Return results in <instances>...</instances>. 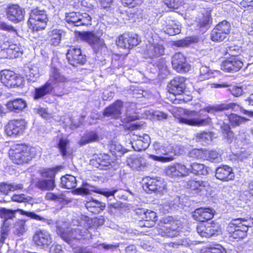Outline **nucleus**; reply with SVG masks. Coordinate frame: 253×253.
Instances as JSON below:
<instances>
[{
  "instance_id": "f257e3e1",
  "label": "nucleus",
  "mask_w": 253,
  "mask_h": 253,
  "mask_svg": "<svg viewBox=\"0 0 253 253\" xmlns=\"http://www.w3.org/2000/svg\"><path fill=\"white\" fill-rule=\"evenodd\" d=\"M235 103L227 104H221L215 106H209L201 109L199 111L183 110V114L185 117L178 118V122L181 124H184L189 126H203L210 125L211 119L204 113L213 114L215 112L228 110L233 109L236 106Z\"/></svg>"
},
{
  "instance_id": "f03ea898",
  "label": "nucleus",
  "mask_w": 253,
  "mask_h": 253,
  "mask_svg": "<svg viewBox=\"0 0 253 253\" xmlns=\"http://www.w3.org/2000/svg\"><path fill=\"white\" fill-rule=\"evenodd\" d=\"M84 221H87V224H90V222H93L97 224V226L102 225L104 223L103 219L94 218L93 220L90 219L86 216L83 217L80 224H84L83 223ZM57 233L60 235L61 238L66 242L72 245H74L76 242H77L78 240H80L82 239H84L88 237V233L87 229H85L82 231L81 225L78 226L77 228L71 229V230L68 229L66 232L62 231L61 229H58L57 230Z\"/></svg>"
},
{
  "instance_id": "7ed1b4c3",
  "label": "nucleus",
  "mask_w": 253,
  "mask_h": 253,
  "mask_svg": "<svg viewBox=\"0 0 253 253\" xmlns=\"http://www.w3.org/2000/svg\"><path fill=\"white\" fill-rule=\"evenodd\" d=\"M37 154L35 148L25 144H16L9 151V155L13 162L16 164L28 163Z\"/></svg>"
},
{
  "instance_id": "20e7f679",
  "label": "nucleus",
  "mask_w": 253,
  "mask_h": 253,
  "mask_svg": "<svg viewBox=\"0 0 253 253\" xmlns=\"http://www.w3.org/2000/svg\"><path fill=\"white\" fill-rule=\"evenodd\" d=\"M48 21L46 11L38 8L31 11L28 20L29 28L33 31H39L45 29Z\"/></svg>"
},
{
  "instance_id": "39448f33",
  "label": "nucleus",
  "mask_w": 253,
  "mask_h": 253,
  "mask_svg": "<svg viewBox=\"0 0 253 253\" xmlns=\"http://www.w3.org/2000/svg\"><path fill=\"white\" fill-rule=\"evenodd\" d=\"M80 39L87 42L93 48L96 53L105 52L107 47L104 41L92 32H83L79 34Z\"/></svg>"
},
{
  "instance_id": "423d86ee",
  "label": "nucleus",
  "mask_w": 253,
  "mask_h": 253,
  "mask_svg": "<svg viewBox=\"0 0 253 253\" xmlns=\"http://www.w3.org/2000/svg\"><path fill=\"white\" fill-rule=\"evenodd\" d=\"M180 222L178 221L164 219L158 225V232L163 237L177 236L180 230Z\"/></svg>"
},
{
  "instance_id": "0eeeda50",
  "label": "nucleus",
  "mask_w": 253,
  "mask_h": 253,
  "mask_svg": "<svg viewBox=\"0 0 253 253\" xmlns=\"http://www.w3.org/2000/svg\"><path fill=\"white\" fill-rule=\"evenodd\" d=\"M0 81L8 88L17 87L23 84V78L10 70H3L0 72Z\"/></svg>"
},
{
  "instance_id": "6e6552de",
  "label": "nucleus",
  "mask_w": 253,
  "mask_h": 253,
  "mask_svg": "<svg viewBox=\"0 0 253 253\" xmlns=\"http://www.w3.org/2000/svg\"><path fill=\"white\" fill-rule=\"evenodd\" d=\"M65 20L70 25L79 26L90 25L91 17L86 13L71 12L66 14Z\"/></svg>"
},
{
  "instance_id": "1a4fd4ad",
  "label": "nucleus",
  "mask_w": 253,
  "mask_h": 253,
  "mask_svg": "<svg viewBox=\"0 0 253 253\" xmlns=\"http://www.w3.org/2000/svg\"><path fill=\"white\" fill-rule=\"evenodd\" d=\"M143 181V188L147 193L151 192L161 193L166 188L165 182L161 177H146Z\"/></svg>"
},
{
  "instance_id": "9d476101",
  "label": "nucleus",
  "mask_w": 253,
  "mask_h": 253,
  "mask_svg": "<svg viewBox=\"0 0 253 253\" xmlns=\"http://www.w3.org/2000/svg\"><path fill=\"white\" fill-rule=\"evenodd\" d=\"M164 171L166 175L172 178L183 177L189 175V169L184 164L180 163L167 166Z\"/></svg>"
},
{
  "instance_id": "9b49d317",
  "label": "nucleus",
  "mask_w": 253,
  "mask_h": 253,
  "mask_svg": "<svg viewBox=\"0 0 253 253\" xmlns=\"http://www.w3.org/2000/svg\"><path fill=\"white\" fill-rule=\"evenodd\" d=\"M16 211L19 212L21 215H26L27 216L37 220L41 221L44 219L43 218L36 214L34 212L26 211L21 209H17L16 211H13L3 208L0 209V217L3 219V224L5 225L7 220L9 219H12L15 217V212Z\"/></svg>"
},
{
  "instance_id": "f8f14e48",
  "label": "nucleus",
  "mask_w": 253,
  "mask_h": 253,
  "mask_svg": "<svg viewBox=\"0 0 253 253\" xmlns=\"http://www.w3.org/2000/svg\"><path fill=\"white\" fill-rule=\"evenodd\" d=\"M26 126V123L23 120H12L5 126V132L9 136H19L23 133Z\"/></svg>"
},
{
  "instance_id": "ddd939ff",
  "label": "nucleus",
  "mask_w": 253,
  "mask_h": 253,
  "mask_svg": "<svg viewBox=\"0 0 253 253\" xmlns=\"http://www.w3.org/2000/svg\"><path fill=\"white\" fill-rule=\"evenodd\" d=\"M131 144L135 151H141L146 150L150 143V138L148 134L144 133L142 135L131 133Z\"/></svg>"
},
{
  "instance_id": "4468645a",
  "label": "nucleus",
  "mask_w": 253,
  "mask_h": 253,
  "mask_svg": "<svg viewBox=\"0 0 253 253\" xmlns=\"http://www.w3.org/2000/svg\"><path fill=\"white\" fill-rule=\"evenodd\" d=\"M243 65V63L239 56H232L222 62L221 69L226 72H236L239 71Z\"/></svg>"
},
{
  "instance_id": "2eb2a0df",
  "label": "nucleus",
  "mask_w": 253,
  "mask_h": 253,
  "mask_svg": "<svg viewBox=\"0 0 253 253\" xmlns=\"http://www.w3.org/2000/svg\"><path fill=\"white\" fill-rule=\"evenodd\" d=\"M139 41L136 35L125 33L120 35L116 40L117 46L124 48H131L139 43Z\"/></svg>"
},
{
  "instance_id": "dca6fc26",
  "label": "nucleus",
  "mask_w": 253,
  "mask_h": 253,
  "mask_svg": "<svg viewBox=\"0 0 253 253\" xmlns=\"http://www.w3.org/2000/svg\"><path fill=\"white\" fill-rule=\"evenodd\" d=\"M219 226L214 222L200 223L197 226V231L203 237L209 238L214 235L219 230Z\"/></svg>"
},
{
  "instance_id": "f3484780",
  "label": "nucleus",
  "mask_w": 253,
  "mask_h": 253,
  "mask_svg": "<svg viewBox=\"0 0 253 253\" xmlns=\"http://www.w3.org/2000/svg\"><path fill=\"white\" fill-rule=\"evenodd\" d=\"M69 63L76 66L78 64H84L85 62V57L82 54L81 49L78 47H71L66 54Z\"/></svg>"
},
{
  "instance_id": "a211bd4d",
  "label": "nucleus",
  "mask_w": 253,
  "mask_h": 253,
  "mask_svg": "<svg viewBox=\"0 0 253 253\" xmlns=\"http://www.w3.org/2000/svg\"><path fill=\"white\" fill-rule=\"evenodd\" d=\"M171 63L173 68L179 73L187 72L190 69V65L186 62L185 57L181 53H176L173 56Z\"/></svg>"
},
{
  "instance_id": "6ab92c4d",
  "label": "nucleus",
  "mask_w": 253,
  "mask_h": 253,
  "mask_svg": "<svg viewBox=\"0 0 253 253\" xmlns=\"http://www.w3.org/2000/svg\"><path fill=\"white\" fill-rule=\"evenodd\" d=\"M185 79L182 77H177L171 81L169 84V91L173 95H180L185 88Z\"/></svg>"
},
{
  "instance_id": "aec40b11",
  "label": "nucleus",
  "mask_w": 253,
  "mask_h": 253,
  "mask_svg": "<svg viewBox=\"0 0 253 253\" xmlns=\"http://www.w3.org/2000/svg\"><path fill=\"white\" fill-rule=\"evenodd\" d=\"M25 11L17 4L8 7L7 10V16L9 20L14 22H19L24 19Z\"/></svg>"
},
{
  "instance_id": "412c9836",
  "label": "nucleus",
  "mask_w": 253,
  "mask_h": 253,
  "mask_svg": "<svg viewBox=\"0 0 253 253\" xmlns=\"http://www.w3.org/2000/svg\"><path fill=\"white\" fill-rule=\"evenodd\" d=\"M33 241L37 246L45 248L48 247L51 243V238L47 231L40 230L35 233Z\"/></svg>"
},
{
  "instance_id": "4be33fe9",
  "label": "nucleus",
  "mask_w": 253,
  "mask_h": 253,
  "mask_svg": "<svg viewBox=\"0 0 253 253\" xmlns=\"http://www.w3.org/2000/svg\"><path fill=\"white\" fill-rule=\"evenodd\" d=\"M215 177L220 180L228 181L234 179L235 174L232 168L227 165H223L216 169Z\"/></svg>"
},
{
  "instance_id": "5701e85b",
  "label": "nucleus",
  "mask_w": 253,
  "mask_h": 253,
  "mask_svg": "<svg viewBox=\"0 0 253 253\" xmlns=\"http://www.w3.org/2000/svg\"><path fill=\"white\" fill-rule=\"evenodd\" d=\"M187 188L193 191L194 194L204 195L210 188V185L208 182L193 180L188 181Z\"/></svg>"
},
{
  "instance_id": "b1692460",
  "label": "nucleus",
  "mask_w": 253,
  "mask_h": 253,
  "mask_svg": "<svg viewBox=\"0 0 253 253\" xmlns=\"http://www.w3.org/2000/svg\"><path fill=\"white\" fill-rule=\"evenodd\" d=\"M213 216V211L209 208L197 209L193 213V217L195 220L203 222L211 219Z\"/></svg>"
},
{
  "instance_id": "393cba45",
  "label": "nucleus",
  "mask_w": 253,
  "mask_h": 253,
  "mask_svg": "<svg viewBox=\"0 0 253 253\" xmlns=\"http://www.w3.org/2000/svg\"><path fill=\"white\" fill-rule=\"evenodd\" d=\"M68 82V80L64 75H62L56 68H52L49 74V79L47 83H49L51 86L54 85L58 86L60 84H65Z\"/></svg>"
},
{
  "instance_id": "a878e982",
  "label": "nucleus",
  "mask_w": 253,
  "mask_h": 253,
  "mask_svg": "<svg viewBox=\"0 0 253 253\" xmlns=\"http://www.w3.org/2000/svg\"><path fill=\"white\" fill-rule=\"evenodd\" d=\"M165 48L162 44L149 43L146 45L145 54L149 58L158 57L164 54Z\"/></svg>"
},
{
  "instance_id": "bb28decb",
  "label": "nucleus",
  "mask_w": 253,
  "mask_h": 253,
  "mask_svg": "<svg viewBox=\"0 0 253 253\" xmlns=\"http://www.w3.org/2000/svg\"><path fill=\"white\" fill-rule=\"evenodd\" d=\"M163 30L169 36H174L180 33V26L179 23L176 21L167 19L163 23Z\"/></svg>"
},
{
  "instance_id": "cd10ccee",
  "label": "nucleus",
  "mask_w": 253,
  "mask_h": 253,
  "mask_svg": "<svg viewBox=\"0 0 253 253\" xmlns=\"http://www.w3.org/2000/svg\"><path fill=\"white\" fill-rule=\"evenodd\" d=\"M123 102L117 100L115 103L106 108L104 111V115L113 118H118L121 114Z\"/></svg>"
},
{
  "instance_id": "c85d7f7f",
  "label": "nucleus",
  "mask_w": 253,
  "mask_h": 253,
  "mask_svg": "<svg viewBox=\"0 0 253 253\" xmlns=\"http://www.w3.org/2000/svg\"><path fill=\"white\" fill-rule=\"evenodd\" d=\"M5 106L9 112L19 113L26 107L27 103L25 100L18 98L8 101Z\"/></svg>"
},
{
  "instance_id": "c756f323",
  "label": "nucleus",
  "mask_w": 253,
  "mask_h": 253,
  "mask_svg": "<svg viewBox=\"0 0 253 253\" xmlns=\"http://www.w3.org/2000/svg\"><path fill=\"white\" fill-rule=\"evenodd\" d=\"M127 165L132 169L141 170L145 167V161L143 158L138 155H131L127 158Z\"/></svg>"
},
{
  "instance_id": "7c9ffc66",
  "label": "nucleus",
  "mask_w": 253,
  "mask_h": 253,
  "mask_svg": "<svg viewBox=\"0 0 253 253\" xmlns=\"http://www.w3.org/2000/svg\"><path fill=\"white\" fill-rule=\"evenodd\" d=\"M111 161L110 156L105 154H100L97 155L92 164L99 169H107L111 166Z\"/></svg>"
},
{
  "instance_id": "2f4dec72",
  "label": "nucleus",
  "mask_w": 253,
  "mask_h": 253,
  "mask_svg": "<svg viewBox=\"0 0 253 253\" xmlns=\"http://www.w3.org/2000/svg\"><path fill=\"white\" fill-rule=\"evenodd\" d=\"M95 188L87 184H84L81 188V191L85 194H89L90 192L93 191L97 193L101 194L105 197L108 198L110 196H113L114 194L117 192V190L113 191H108L104 189L95 190Z\"/></svg>"
},
{
  "instance_id": "473e14b6",
  "label": "nucleus",
  "mask_w": 253,
  "mask_h": 253,
  "mask_svg": "<svg viewBox=\"0 0 253 253\" xmlns=\"http://www.w3.org/2000/svg\"><path fill=\"white\" fill-rule=\"evenodd\" d=\"M25 75L29 82H35L40 77L38 67L35 65H31L25 68Z\"/></svg>"
},
{
  "instance_id": "72a5a7b5",
  "label": "nucleus",
  "mask_w": 253,
  "mask_h": 253,
  "mask_svg": "<svg viewBox=\"0 0 253 253\" xmlns=\"http://www.w3.org/2000/svg\"><path fill=\"white\" fill-rule=\"evenodd\" d=\"M249 223H246L241 227V228L235 229L234 231H232L231 236L237 240H240L245 238L247 236V232L249 227H253V223L249 221Z\"/></svg>"
},
{
  "instance_id": "f704fd0d",
  "label": "nucleus",
  "mask_w": 253,
  "mask_h": 253,
  "mask_svg": "<svg viewBox=\"0 0 253 253\" xmlns=\"http://www.w3.org/2000/svg\"><path fill=\"white\" fill-rule=\"evenodd\" d=\"M85 206L89 211L93 213H97L104 209L105 204L93 200L87 202Z\"/></svg>"
},
{
  "instance_id": "c9c22d12",
  "label": "nucleus",
  "mask_w": 253,
  "mask_h": 253,
  "mask_svg": "<svg viewBox=\"0 0 253 253\" xmlns=\"http://www.w3.org/2000/svg\"><path fill=\"white\" fill-rule=\"evenodd\" d=\"M60 185L62 188L72 189L76 186V177L72 175H66L61 177Z\"/></svg>"
},
{
  "instance_id": "e433bc0d",
  "label": "nucleus",
  "mask_w": 253,
  "mask_h": 253,
  "mask_svg": "<svg viewBox=\"0 0 253 253\" xmlns=\"http://www.w3.org/2000/svg\"><path fill=\"white\" fill-rule=\"evenodd\" d=\"M188 169H189V174L193 173L195 174L207 175L209 173L205 165L197 163H192Z\"/></svg>"
},
{
  "instance_id": "4c0bfd02",
  "label": "nucleus",
  "mask_w": 253,
  "mask_h": 253,
  "mask_svg": "<svg viewBox=\"0 0 253 253\" xmlns=\"http://www.w3.org/2000/svg\"><path fill=\"white\" fill-rule=\"evenodd\" d=\"M54 86H51L49 83H46L43 85L36 88L34 95V98L38 99L42 98L46 94L50 93L52 90Z\"/></svg>"
},
{
  "instance_id": "58836bf2",
  "label": "nucleus",
  "mask_w": 253,
  "mask_h": 253,
  "mask_svg": "<svg viewBox=\"0 0 253 253\" xmlns=\"http://www.w3.org/2000/svg\"><path fill=\"white\" fill-rule=\"evenodd\" d=\"M62 169V166H57L52 168H43L40 170L39 172L43 177L54 179L56 173Z\"/></svg>"
},
{
  "instance_id": "ea45409f",
  "label": "nucleus",
  "mask_w": 253,
  "mask_h": 253,
  "mask_svg": "<svg viewBox=\"0 0 253 253\" xmlns=\"http://www.w3.org/2000/svg\"><path fill=\"white\" fill-rule=\"evenodd\" d=\"M22 188L23 185L21 184L2 183L0 184V194L7 195L10 191H14Z\"/></svg>"
},
{
  "instance_id": "a19ab883",
  "label": "nucleus",
  "mask_w": 253,
  "mask_h": 253,
  "mask_svg": "<svg viewBox=\"0 0 253 253\" xmlns=\"http://www.w3.org/2000/svg\"><path fill=\"white\" fill-rule=\"evenodd\" d=\"M36 186L42 190H51L55 186L54 179H40L36 183Z\"/></svg>"
},
{
  "instance_id": "79ce46f5",
  "label": "nucleus",
  "mask_w": 253,
  "mask_h": 253,
  "mask_svg": "<svg viewBox=\"0 0 253 253\" xmlns=\"http://www.w3.org/2000/svg\"><path fill=\"white\" fill-rule=\"evenodd\" d=\"M253 218H239L237 219H232L229 223L228 226V230L230 232H232L231 228L235 227V229L241 228V227L246 223H248V221H250L251 222H253Z\"/></svg>"
},
{
  "instance_id": "37998d69",
  "label": "nucleus",
  "mask_w": 253,
  "mask_h": 253,
  "mask_svg": "<svg viewBox=\"0 0 253 253\" xmlns=\"http://www.w3.org/2000/svg\"><path fill=\"white\" fill-rule=\"evenodd\" d=\"M228 119L233 127H236L240 125L245 124L250 119L241 117L235 114H231L228 116Z\"/></svg>"
},
{
  "instance_id": "c03bdc74",
  "label": "nucleus",
  "mask_w": 253,
  "mask_h": 253,
  "mask_svg": "<svg viewBox=\"0 0 253 253\" xmlns=\"http://www.w3.org/2000/svg\"><path fill=\"white\" fill-rule=\"evenodd\" d=\"M63 32L59 29H53L49 33L51 43L53 45H57L60 42Z\"/></svg>"
},
{
  "instance_id": "a18cd8bd",
  "label": "nucleus",
  "mask_w": 253,
  "mask_h": 253,
  "mask_svg": "<svg viewBox=\"0 0 253 253\" xmlns=\"http://www.w3.org/2000/svg\"><path fill=\"white\" fill-rule=\"evenodd\" d=\"M145 115L150 120L157 119L158 120H163L166 119L168 115L163 112L160 111L148 110L145 112Z\"/></svg>"
},
{
  "instance_id": "49530a36",
  "label": "nucleus",
  "mask_w": 253,
  "mask_h": 253,
  "mask_svg": "<svg viewBox=\"0 0 253 253\" xmlns=\"http://www.w3.org/2000/svg\"><path fill=\"white\" fill-rule=\"evenodd\" d=\"M98 137L97 133L94 131H90L87 133L84 136L82 137L80 141V144L84 145L98 140Z\"/></svg>"
},
{
  "instance_id": "de8ad7c7",
  "label": "nucleus",
  "mask_w": 253,
  "mask_h": 253,
  "mask_svg": "<svg viewBox=\"0 0 253 253\" xmlns=\"http://www.w3.org/2000/svg\"><path fill=\"white\" fill-rule=\"evenodd\" d=\"M205 160L218 162L221 160L220 154L215 150L205 149Z\"/></svg>"
},
{
  "instance_id": "09e8293b",
  "label": "nucleus",
  "mask_w": 253,
  "mask_h": 253,
  "mask_svg": "<svg viewBox=\"0 0 253 253\" xmlns=\"http://www.w3.org/2000/svg\"><path fill=\"white\" fill-rule=\"evenodd\" d=\"M213 133L211 132L203 131L197 133L196 139L198 141L209 143L212 141Z\"/></svg>"
},
{
  "instance_id": "8fccbe9b",
  "label": "nucleus",
  "mask_w": 253,
  "mask_h": 253,
  "mask_svg": "<svg viewBox=\"0 0 253 253\" xmlns=\"http://www.w3.org/2000/svg\"><path fill=\"white\" fill-rule=\"evenodd\" d=\"M14 232L15 234L18 236L23 234L27 230L25 220L17 221L14 225Z\"/></svg>"
},
{
  "instance_id": "3c124183",
  "label": "nucleus",
  "mask_w": 253,
  "mask_h": 253,
  "mask_svg": "<svg viewBox=\"0 0 253 253\" xmlns=\"http://www.w3.org/2000/svg\"><path fill=\"white\" fill-rule=\"evenodd\" d=\"M8 53L10 54V57L16 58L22 53V49L20 45L18 44H11L8 45Z\"/></svg>"
},
{
  "instance_id": "603ef678",
  "label": "nucleus",
  "mask_w": 253,
  "mask_h": 253,
  "mask_svg": "<svg viewBox=\"0 0 253 253\" xmlns=\"http://www.w3.org/2000/svg\"><path fill=\"white\" fill-rule=\"evenodd\" d=\"M221 129L224 137L229 142H232L234 139L233 133L231 131L229 125L224 123H223L221 126Z\"/></svg>"
},
{
  "instance_id": "864d4df0",
  "label": "nucleus",
  "mask_w": 253,
  "mask_h": 253,
  "mask_svg": "<svg viewBox=\"0 0 253 253\" xmlns=\"http://www.w3.org/2000/svg\"><path fill=\"white\" fill-rule=\"evenodd\" d=\"M205 149H194L190 150L188 153L189 157L195 159L205 160Z\"/></svg>"
},
{
  "instance_id": "5fc2aeb1",
  "label": "nucleus",
  "mask_w": 253,
  "mask_h": 253,
  "mask_svg": "<svg viewBox=\"0 0 253 253\" xmlns=\"http://www.w3.org/2000/svg\"><path fill=\"white\" fill-rule=\"evenodd\" d=\"M227 37L215 27L212 30L211 34V40L214 42L223 41Z\"/></svg>"
},
{
  "instance_id": "6e6d98bb",
  "label": "nucleus",
  "mask_w": 253,
  "mask_h": 253,
  "mask_svg": "<svg viewBox=\"0 0 253 253\" xmlns=\"http://www.w3.org/2000/svg\"><path fill=\"white\" fill-rule=\"evenodd\" d=\"M205 253H226V251L221 245L216 244L207 247Z\"/></svg>"
},
{
  "instance_id": "4d7b16f0",
  "label": "nucleus",
  "mask_w": 253,
  "mask_h": 253,
  "mask_svg": "<svg viewBox=\"0 0 253 253\" xmlns=\"http://www.w3.org/2000/svg\"><path fill=\"white\" fill-rule=\"evenodd\" d=\"M218 30L223 33L226 37L230 32V24L226 21L218 23L215 27Z\"/></svg>"
},
{
  "instance_id": "13d9d810",
  "label": "nucleus",
  "mask_w": 253,
  "mask_h": 253,
  "mask_svg": "<svg viewBox=\"0 0 253 253\" xmlns=\"http://www.w3.org/2000/svg\"><path fill=\"white\" fill-rule=\"evenodd\" d=\"M153 147L157 154L167 155L169 152V150L167 147L157 141L154 143Z\"/></svg>"
},
{
  "instance_id": "bf43d9fd",
  "label": "nucleus",
  "mask_w": 253,
  "mask_h": 253,
  "mask_svg": "<svg viewBox=\"0 0 253 253\" xmlns=\"http://www.w3.org/2000/svg\"><path fill=\"white\" fill-rule=\"evenodd\" d=\"M165 3L169 8L175 9L181 6L183 0H164Z\"/></svg>"
},
{
  "instance_id": "052dcab7",
  "label": "nucleus",
  "mask_w": 253,
  "mask_h": 253,
  "mask_svg": "<svg viewBox=\"0 0 253 253\" xmlns=\"http://www.w3.org/2000/svg\"><path fill=\"white\" fill-rule=\"evenodd\" d=\"M197 42V38L193 37H188L185 39L179 41L177 42L178 46H187L192 43Z\"/></svg>"
},
{
  "instance_id": "680f3d73",
  "label": "nucleus",
  "mask_w": 253,
  "mask_h": 253,
  "mask_svg": "<svg viewBox=\"0 0 253 253\" xmlns=\"http://www.w3.org/2000/svg\"><path fill=\"white\" fill-rule=\"evenodd\" d=\"M141 218L148 221L156 222L157 220L156 213L152 211L146 210L144 216Z\"/></svg>"
},
{
  "instance_id": "e2e57ef3",
  "label": "nucleus",
  "mask_w": 253,
  "mask_h": 253,
  "mask_svg": "<svg viewBox=\"0 0 253 253\" xmlns=\"http://www.w3.org/2000/svg\"><path fill=\"white\" fill-rule=\"evenodd\" d=\"M65 196L63 194H55L53 193H47L45 195V198L48 200H52L56 202L61 201L64 200Z\"/></svg>"
},
{
  "instance_id": "0e129e2a",
  "label": "nucleus",
  "mask_w": 253,
  "mask_h": 253,
  "mask_svg": "<svg viewBox=\"0 0 253 253\" xmlns=\"http://www.w3.org/2000/svg\"><path fill=\"white\" fill-rule=\"evenodd\" d=\"M69 141L67 139L61 138L60 139L58 143V148L62 156H65L66 155L67 151L66 148Z\"/></svg>"
},
{
  "instance_id": "69168bd1",
  "label": "nucleus",
  "mask_w": 253,
  "mask_h": 253,
  "mask_svg": "<svg viewBox=\"0 0 253 253\" xmlns=\"http://www.w3.org/2000/svg\"><path fill=\"white\" fill-rule=\"evenodd\" d=\"M11 200L14 202L18 203H26L29 201L30 198L28 196H26L25 195L22 194H15L11 197Z\"/></svg>"
},
{
  "instance_id": "338daca9",
  "label": "nucleus",
  "mask_w": 253,
  "mask_h": 253,
  "mask_svg": "<svg viewBox=\"0 0 253 253\" xmlns=\"http://www.w3.org/2000/svg\"><path fill=\"white\" fill-rule=\"evenodd\" d=\"M143 0H121L122 3L125 6L134 7L141 4Z\"/></svg>"
},
{
  "instance_id": "774afa93",
  "label": "nucleus",
  "mask_w": 253,
  "mask_h": 253,
  "mask_svg": "<svg viewBox=\"0 0 253 253\" xmlns=\"http://www.w3.org/2000/svg\"><path fill=\"white\" fill-rule=\"evenodd\" d=\"M228 90L235 97L240 96L243 93V89L241 86H230Z\"/></svg>"
}]
</instances>
